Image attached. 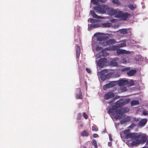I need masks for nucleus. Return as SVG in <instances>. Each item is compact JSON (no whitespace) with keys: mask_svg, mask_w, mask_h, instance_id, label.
Masks as SVG:
<instances>
[{"mask_svg":"<svg viewBox=\"0 0 148 148\" xmlns=\"http://www.w3.org/2000/svg\"><path fill=\"white\" fill-rule=\"evenodd\" d=\"M115 105L118 108L124 106L125 105L124 101L120 99L117 101L115 103Z\"/></svg>","mask_w":148,"mask_h":148,"instance_id":"nucleus-9","label":"nucleus"},{"mask_svg":"<svg viewBox=\"0 0 148 148\" xmlns=\"http://www.w3.org/2000/svg\"><path fill=\"white\" fill-rule=\"evenodd\" d=\"M131 16V14L128 13H124L123 11H119L116 16V18H121L123 20H127L129 17Z\"/></svg>","mask_w":148,"mask_h":148,"instance_id":"nucleus-3","label":"nucleus"},{"mask_svg":"<svg viewBox=\"0 0 148 148\" xmlns=\"http://www.w3.org/2000/svg\"><path fill=\"white\" fill-rule=\"evenodd\" d=\"M118 111L119 119L123 117V113L129 111V110L127 107H123L118 109Z\"/></svg>","mask_w":148,"mask_h":148,"instance_id":"nucleus-4","label":"nucleus"},{"mask_svg":"<svg viewBox=\"0 0 148 148\" xmlns=\"http://www.w3.org/2000/svg\"><path fill=\"white\" fill-rule=\"evenodd\" d=\"M117 84L120 86H124L128 84L129 82L127 80L123 79L117 81Z\"/></svg>","mask_w":148,"mask_h":148,"instance_id":"nucleus-6","label":"nucleus"},{"mask_svg":"<svg viewBox=\"0 0 148 148\" xmlns=\"http://www.w3.org/2000/svg\"><path fill=\"white\" fill-rule=\"evenodd\" d=\"M128 7L131 10H133L136 8V6L132 4H131L128 5Z\"/></svg>","mask_w":148,"mask_h":148,"instance_id":"nucleus-37","label":"nucleus"},{"mask_svg":"<svg viewBox=\"0 0 148 148\" xmlns=\"http://www.w3.org/2000/svg\"><path fill=\"white\" fill-rule=\"evenodd\" d=\"M117 81L112 82H110L109 83V85L110 87H112L113 86H114L116 84H117Z\"/></svg>","mask_w":148,"mask_h":148,"instance_id":"nucleus-29","label":"nucleus"},{"mask_svg":"<svg viewBox=\"0 0 148 148\" xmlns=\"http://www.w3.org/2000/svg\"><path fill=\"white\" fill-rule=\"evenodd\" d=\"M141 137L140 138V140L141 142V143L143 144L147 141V137L146 135L142 136L141 134Z\"/></svg>","mask_w":148,"mask_h":148,"instance_id":"nucleus-19","label":"nucleus"},{"mask_svg":"<svg viewBox=\"0 0 148 148\" xmlns=\"http://www.w3.org/2000/svg\"><path fill=\"white\" fill-rule=\"evenodd\" d=\"M118 31L120 33L123 34H125L127 33V29H123L119 30Z\"/></svg>","mask_w":148,"mask_h":148,"instance_id":"nucleus-24","label":"nucleus"},{"mask_svg":"<svg viewBox=\"0 0 148 148\" xmlns=\"http://www.w3.org/2000/svg\"><path fill=\"white\" fill-rule=\"evenodd\" d=\"M100 75V78L102 80H104L107 79H108L110 77V74H107L105 75L104 74H99Z\"/></svg>","mask_w":148,"mask_h":148,"instance_id":"nucleus-14","label":"nucleus"},{"mask_svg":"<svg viewBox=\"0 0 148 148\" xmlns=\"http://www.w3.org/2000/svg\"><path fill=\"white\" fill-rule=\"evenodd\" d=\"M92 145L94 146L95 148H97V145L95 140L93 139L92 140Z\"/></svg>","mask_w":148,"mask_h":148,"instance_id":"nucleus-30","label":"nucleus"},{"mask_svg":"<svg viewBox=\"0 0 148 148\" xmlns=\"http://www.w3.org/2000/svg\"><path fill=\"white\" fill-rule=\"evenodd\" d=\"M143 114L144 115H147L148 114V111L146 110H144L143 111Z\"/></svg>","mask_w":148,"mask_h":148,"instance_id":"nucleus-44","label":"nucleus"},{"mask_svg":"<svg viewBox=\"0 0 148 148\" xmlns=\"http://www.w3.org/2000/svg\"><path fill=\"white\" fill-rule=\"evenodd\" d=\"M130 117L128 116L124 120H130Z\"/></svg>","mask_w":148,"mask_h":148,"instance_id":"nucleus-51","label":"nucleus"},{"mask_svg":"<svg viewBox=\"0 0 148 148\" xmlns=\"http://www.w3.org/2000/svg\"><path fill=\"white\" fill-rule=\"evenodd\" d=\"M97 0L98 1L101 2V3H104L105 1H106V0Z\"/></svg>","mask_w":148,"mask_h":148,"instance_id":"nucleus-52","label":"nucleus"},{"mask_svg":"<svg viewBox=\"0 0 148 148\" xmlns=\"http://www.w3.org/2000/svg\"><path fill=\"white\" fill-rule=\"evenodd\" d=\"M130 86H132L134 85V83L133 80H131L129 82L128 84Z\"/></svg>","mask_w":148,"mask_h":148,"instance_id":"nucleus-36","label":"nucleus"},{"mask_svg":"<svg viewBox=\"0 0 148 148\" xmlns=\"http://www.w3.org/2000/svg\"><path fill=\"white\" fill-rule=\"evenodd\" d=\"M130 68L129 67H126L125 68H123L122 69L121 71H128L130 70Z\"/></svg>","mask_w":148,"mask_h":148,"instance_id":"nucleus-38","label":"nucleus"},{"mask_svg":"<svg viewBox=\"0 0 148 148\" xmlns=\"http://www.w3.org/2000/svg\"><path fill=\"white\" fill-rule=\"evenodd\" d=\"M83 117L85 118V119H87L88 118V116L84 112L83 114Z\"/></svg>","mask_w":148,"mask_h":148,"instance_id":"nucleus-45","label":"nucleus"},{"mask_svg":"<svg viewBox=\"0 0 148 148\" xmlns=\"http://www.w3.org/2000/svg\"><path fill=\"white\" fill-rule=\"evenodd\" d=\"M111 24V23L108 22L103 23L101 24V27H110Z\"/></svg>","mask_w":148,"mask_h":148,"instance_id":"nucleus-23","label":"nucleus"},{"mask_svg":"<svg viewBox=\"0 0 148 148\" xmlns=\"http://www.w3.org/2000/svg\"><path fill=\"white\" fill-rule=\"evenodd\" d=\"M146 142V145H148V140Z\"/></svg>","mask_w":148,"mask_h":148,"instance_id":"nucleus-57","label":"nucleus"},{"mask_svg":"<svg viewBox=\"0 0 148 148\" xmlns=\"http://www.w3.org/2000/svg\"><path fill=\"white\" fill-rule=\"evenodd\" d=\"M87 82L86 81L85 82V86H86V88H87Z\"/></svg>","mask_w":148,"mask_h":148,"instance_id":"nucleus-55","label":"nucleus"},{"mask_svg":"<svg viewBox=\"0 0 148 148\" xmlns=\"http://www.w3.org/2000/svg\"><path fill=\"white\" fill-rule=\"evenodd\" d=\"M98 135L97 134H94L93 135V136L94 138H97L98 137Z\"/></svg>","mask_w":148,"mask_h":148,"instance_id":"nucleus-50","label":"nucleus"},{"mask_svg":"<svg viewBox=\"0 0 148 148\" xmlns=\"http://www.w3.org/2000/svg\"><path fill=\"white\" fill-rule=\"evenodd\" d=\"M116 41L114 39H111L106 41V43L107 45H110L114 43Z\"/></svg>","mask_w":148,"mask_h":148,"instance_id":"nucleus-20","label":"nucleus"},{"mask_svg":"<svg viewBox=\"0 0 148 148\" xmlns=\"http://www.w3.org/2000/svg\"><path fill=\"white\" fill-rule=\"evenodd\" d=\"M118 60V58H115L112 59L110 62V65L114 66H118V64L116 62Z\"/></svg>","mask_w":148,"mask_h":148,"instance_id":"nucleus-12","label":"nucleus"},{"mask_svg":"<svg viewBox=\"0 0 148 148\" xmlns=\"http://www.w3.org/2000/svg\"><path fill=\"white\" fill-rule=\"evenodd\" d=\"M109 12L111 15H115V17H116V16L119 13V12H118L116 10L111 9L109 10Z\"/></svg>","mask_w":148,"mask_h":148,"instance_id":"nucleus-13","label":"nucleus"},{"mask_svg":"<svg viewBox=\"0 0 148 148\" xmlns=\"http://www.w3.org/2000/svg\"><path fill=\"white\" fill-rule=\"evenodd\" d=\"M135 141H132V146H134L137 144H140V143H141V142L140 139H135Z\"/></svg>","mask_w":148,"mask_h":148,"instance_id":"nucleus-21","label":"nucleus"},{"mask_svg":"<svg viewBox=\"0 0 148 148\" xmlns=\"http://www.w3.org/2000/svg\"><path fill=\"white\" fill-rule=\"evenodd\" d=\"M91 1L95 5H97L98 4V2L96 0H91Z\"/></svg>","mask_w":148,"mask_h":148,"instance_id":"nucleus-46","label":"nucleus"},{"mask_svg":"<svg viewBox=\"0 0 148 148\" xmlns=\"http://www.w3.org/2000/svg\"><path fill=\"white\" fill-rule=\"evenodd\" d=\"M92 130L93 131H97L98 130V128L95 125L92 127Z\"/></svg>","mask_w":148,"mask_h":148,"instance_id":"nucleus-34","label":"nucleus"},{"mask_svg":"<svg viewBox=\"0 0 148 148\" xmlns=\"http://www.w3.org/2000/svg\"><path fill=\"white\" fill-rule=\"evenodd\" d=\"M139 101L137 100H132L131 102V104L132 106H134L136 105H139Z\"/></svg>","mask_w":148,"mask_h":148,"instance_id":"nucleus-25","label":"nucleus"},{"mask_svg":"<svg viewBox=\"0 0 148 148\" xmlns=\"http://www.w3.org/2000/svg\"><path fill=\"white\" fill-rule=\"evenodd\" d=\"M90 21L91 23H95L96 22V20L92 18H90Z\"/></svg>","mask_w":148,"mask_h":148,"instance_id":"nucleus-41","label":"nucleus"},{"mask_svg":"<svg viewBox=\"0 0 148 148\" xmlns=\"http://www.w3.org/2000/svg\"><path fill=\"white\" fill-rule=\"evenodd\" d=\"M116 46H113L111 47L110 49L111 50L114 51L116 50Z\"/></svg>","mask_w":148,"mask_h":148,"instance_id":"nucleus-39","label":"nucleus"},{"mask_svg":"<svg viewBox=\"0 0 148 148\" xmlns=\"http://www.w3.org/2000/svg\"><path fill=\"white\" fill-rule=\"evenodd\" d=\"M91 27H93V28L98 27H101V24H99L98 23L94 24L92 25Z\"/></svg>","mask_w":148,"mask_h":148,"instance_id":"nucleus-31","label":"nucleus"},{"mask_svg":"<svg viewBox=\"0 0 148 148\" xmlns=\"http://www.w3.org/2000/svg\"><path fill=\"white\" fill-rule=\"evenodd\" d=\"M109 139H110V141H112V137L111 135V134H110V135H109Z\"/></svg>","mask_w":148,"mask_h":148,"instance_id":"nucleus-53","label":"nucleus"},{"mask_svg":"<svg viewBox=\"0 0 148 148\" xmlns=\"http://www.w3.org/2000/svg\"><path fill=\"white\" fill-rule=\"evenodd\" d=\"M103 33H96L94 34V35L95 36L97 37V40L99 41H102L103 40H106V37H100V36H97V35H101V34H102Z\"/></svg>","mask_w":148,"mask_h":148,"instance_id":"nucleus-10","label":"nucleus"},{"mask_svg":"<svg viewBox=\"0 0 148 148\" xmlns=\"http://www.w3.org/2000/svg\"><path fill=\"white\" fill-rule=\"evenodd\" d=\"M114 96V94L112 92H108L106 93L104 96V98L105 99L107 100Z\"/></svg>","mask_w":148,"mask_h":148,"instance_id":"nucleus-8","label":"nucleus"},{"mask_svg":"<svg viewBox=\"0 0 148 148\" xmlns=\"http://www.w3.org/2000/svg\"><path fill=\"white\" fill-rule=\"evenodd\" d=\"M107 60L105 58L99 59L97 62V65L101 68L103 67L107 62Z\"/></svg>","mask_w":148,"mask_h":148,"instance_id":"nucleus-5","label":"nucleus"},{"mask_svg":"<svg viewBox=\"0 0 148 148\" xmlns=\"http://www.w3.org/2000/svg\"><path fill=\"white\" fill-rule=\"evenodd\" d=\"M147 121H140L138 124V126H143L146 123Z\"/></svg>","mask_w":148,"mask_h":148,"instance_id":"nucleus-27","label":"nucleus"},{"mask_svg":"<svg viewBox=\"0 0 148 148\" xmlns=\"http://www.w3.org/2000/svg\"><path fill=\"white\" fill-rule=\"evenodd\" d=\"M136 120H137V121L138 120V119H137Z\"/></svg>","mask_w":148,"mask_h":148,"instance_id":"nucleus-60","label":"nucleus"},{"mask_svg":"<svg viewBox=\"0 0 148 148\" xmlns=\"http://www.w3.org/2000/svg\"><path fill=\"white\" fill-rule=\"evenodd\" d=\"M81 135L82 136H87L89 135V133L87 132L86 130H84L81 134Z\"/></svg>","mask_w":148,"mask_h":148,"instance_id":"nucleus-28","label":"nucleus"},{"mask_svg":"<svg viewBox=\"0 0 148 148\" xmlns=\"http://www.w3.org/2000/svg\"><path fill=\"white\" fill-rule=\"evenodd\" d=\"M141 120H145V121H146V120H147V119H141Z\"/></svg>","mask_w":148,"mask_h":148,"instance_id":"nucleus-56","label":"nucleus"},{"mask_svg":"<svg viewBox=\"0 0 148 148\" xmlns=\"http://www.w3.org/2000/svg\"><path fill=\"white\" fill-rule=\"evenodd\" d=\"M130 129H128L127 130H126L123 131V133L125 134H128L130 133Z\"/></svg>","mask_w":148,"mask_h":148,"instance_id":"nucleus-35","label":"nucleus"},{"mask_svg":"<svg viewBox=\"0 0 148 148\" xmlns=\"http://www.w3.org/2000/svg\"><path fill=\"white\" fill-rule=\"evenodd\" d=\"M115 105L108 108V113L110 115L112 119L117 120L119 119L118 109Z\"/></svg>","mask_w":148,"mask_h":148,"instance_id":"nucleus-1","label":"nucleus"},{"mask_svg":"<svg viewBox=\"0 0 148 148\" xmlns=\"http://www.w3.org/2000/svg\"><path fill=\"white\" fill-rule=\"evenodd\" d=\"M93 9L97 13H100L101 14H105L106 12V11L104 9L99 6H94L93 8Z\"/></svg>","mask_w":148,"mask_h":148,"instance_id":"nucleus-7","label":"nucleus"},{"mask_svg":"<svg viewBox=\"0 0 148 148\" xmlns=\"http://www.w3.org/2000/svg\"><path fill=\"white\" fill-rule=\"evenodd\" d=\"M136 72L135 69H132L129 70L127 72V74L129 76H133Z\"/></svg>","mask_w":148,"mask_h":148,"instance_id":"nucleus-17","label":"nucleus"},{"mask_svg":"<svg viewBox=\"0 0 148 148\" xmlns=\"http://www.w3.org/2000/svg\"><path fill=\"white\" fill-rule=\"evenodd\" d=\"M128 121H120V123L121 124H123L125 123Z\"/></svg>","mask_w":148,"mask_h":148,"instance_id":"nucleus-49","label":"nucleus"},{"mask_svg":"<svg viewBox=\"0 0 148 148\" xmlns=\"http://www.w3.org/2000/svg\"><path fill=\"white\" fill-rule=\"evenodd\" d=\"M108 145L109 147H111L112 145L111 143L110 142H108Z\"/></svg>","mask_w":148,"mask_h":148,"instance_id":"nucleus-54","label":"nucleus"},{"mask_svg":"<svg viewBox=\"0 0 148 148\" xmlns=\"http://www.w3.org/2000/svg\"><path fill=\"white\" fill-rule=\"evenodd\" d=\"M111 88V87L109 85V84H106L104 85L103 86V88L104 90H106L107 88Z\"/></svg>","mask_w":148,"mask_h":148,"instance_id":"nucleus-33","label":"nucleus"},{"mask_svg":"<svg viewBox=\"0 0 148 148\" xmlns=\"http://www.w3.org/2000/svg\"><path fill=\"white\" fill-rule=\"evenodd\" d=\"M86 70L87 72L89 73H91L90 70L88 68H86Z\"/></svg>","mask_w":148,"mask_h":148,"instance_id":"nucleus-48","label":"nucleus"},{"mask_svg":"<svg viewBox=\"0 0 148 148\" xmlns=\"http://www.w3.org/2000/svg\"><path fill=\"white\" fill-rule=\"evenodd\" d=\"M112 2L113 4L116 6H118L120 4V2L119 0H112Z\"/></svg>","mask_w":148,"mask_h":148,"instance_id":"nucleus-26","label":"nucleus"},{"mask_svg":"<svg viewBox=\"0 0 148 148\" xmlns=\"http://www.w3.org/2000/svg\"><path fill=\"white\" fill-rule=\"evenodd\" d=\"M77 91L79 92V93L76 94L77 98L78 99H82L83 98V96H82L81 89L80 88H78L77 89Z\"/></svg>","mask_w":148,"mask_h":148,"instance_id":"nucleus-15","label":"nucleus"},{"mask_svg":"<svg viewBox=\"0 0 148 148\" xmlns=\"http://www.w3.org/2000/svg\"><path fill=\"white\" fill-rule=\"evenodd\" d=\"M83 148H87V147H86V146H84L83 147Z\"/></svg>","mask_w":148,"mask_h":148,"instance_id":"nucleus-58","label":"nucleus"},{"mask_svg":"<svg viewBox=\"0 0 148 148\" xmlns=\"http://www.w3.org/2000/svg\"><path fill=\"white\" fill-rule=\"evenodd\" d=\"M90 14L94 17L97 19H100L101 17L97 15L93 10H91L90 11Z\"/></svg>","mask_w":148,"mask_h":148,"instance_id":"nucleus-18","label":"nucleus"},{"mask_svg":"<svg viewBox=\"0 0 148 148\" xmlns=\"http://www.w3.org/2000/svg\"><path fill=\"white\" fill-rule=\"evenodd\" d=\"M102 49V48L100 46H97L96 48V50L97 51H99L101 50Z\"/></svg>","mask_w":148,"mask_h":148,"instance_id":"nucleus-42","label":"nucleus"},{"mask_svg":"<svg viewBox=\"0 0 148 148\" xmlns=\"http://www.w3.org/2000/svg\"><path fill=\"white\" fill-rule=\"evenodd\" d=\"M141 137L140 134H138L135 133H130L125 135V138H131L132 140H135L137 139H139Z\"/></svg>","mask_w":148,"mask_h":148,"instance_id":"nucleus-2","label":"nucleus"},{"mask_svg":"<svg viewBox=\"0 0 148 148\" xmlns=\"http://www.w3.org/2000/svg\"><path fill=\"white\" fill-rule=\"evenodd\" d=\"M127 90L126 87H124L122 88L121 89V90L122 91L124 92L126 91Z\"/></svg>","mask_w":148,"mask_h":148,"instance_id":"nucleus-47","label":"nucleus"},{"mask_svg":"<svg viewBox=\"0 0 148 148\" xmlns=\"http://www.w3.org/2000/svg\"><path fill=\"white\" fill-rule=\"evenodd\" d=\"M130 99H126L124 101V103H125V105L126 104L128 103H129L130 102Z\"/></svg>","mask_w":148,"mask_h":148,"instance_id":"nucleus-40","label":"nucleus"},{"mask_svg":"<svg viewBox=\"0 0 148 148\" xmlns=\"http://www.w3.org/2000/svg\"><path fill=\"white\" fill-rule=\"evenodd\" d=\"M81 126H82V125H81Z\"/></svg>","mask_w":148,"mask_h":148,"instance_id":"nucleus-59","label":"nucleus"},{"mask_svg":"<svg viewBox=\"0 0 148 148\" xmlns=\"http://www.w3.org/2000/svg\"><path fill=\"white\" fill-rule=\"evenodd\" d=\"M126 41L125 40H123L121 43L117 45V47L119 48L125 47L126 45Z\"/></svg>","mask_w":148,"mask_h":148,"instance_id":"nucleus-16","label":"nucleus"},{"mask_svg":"<svg viewBox=\"0 0 148 148\" xmlns=\"http://www.w3.org/2000/svg\"><path fill=\"white\" fill-rule=\"evenodd\" d=\"M130 53V51L124 49H119L116 51V53L118 55L120 54H129Z\"/></svg>","mask_w":148,"mask_h":148,"instance_id":"nucleus-11","label":"nucleus"},{"mask_svg":"<svg viewBox=\"0 0 148 148\" xmlns=\"http://www.w3.org/2000/svg\"><path fill=\"white\" fill-rule=\"evenodd\" d=\"M135 126V125L134 123H132L131 125H130L128 127V128H130L132 129L133 128V127Z\"/></svg>","mask_w":148,"mask_h":148,"instance_id":"nucleus-43","label":"nucleus"},{"mask_svg":"<svg viewBox=\"0 0 148 148\" xmlns=\"http://www.w3.org/2000/svg\"><path fill=\"white\" fill-rule=\"evenodd\" d=\"M80 53V49L79 46L78 45L77 46L76 49V57L77 58H79V57Z\"/></svg>","mask_w":148,"mask_h":148,"instance_id":"nucleus-22","label":"nucleus"},{"mask_svg":"<svg viewBox=\"0 0 148 148\" xmlns=\"http://www.w3.org/2000/svg\"><path fill=\"white\" fill-rule=\"evenodd\" d=\"M108 72V70L107 69H104L101 70L99 72V74H104L107 73Z\"/></svg>","mask_w":148,"mask_h":148,"instance_id":"nucleus-32","label":"nucleus"}]
</instances>
